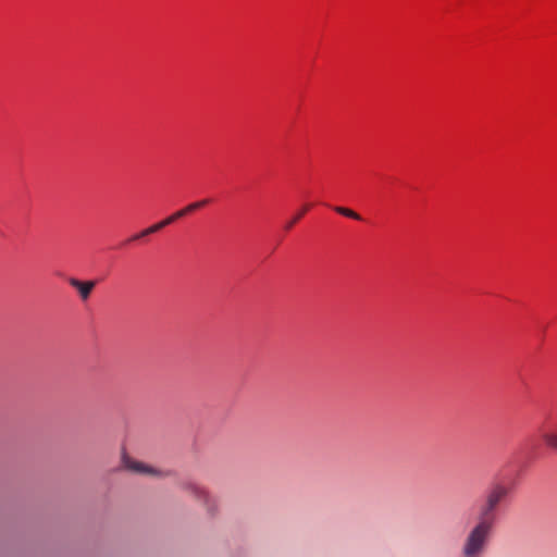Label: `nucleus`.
I'll list each match as a JSON object with an SVG mask.
<instances>
[{
  "mask_svg": "<svg viewBox=\"0 0 557 557\" xmlns=\"http://www.w3.org/2000/svg\"><path fill=\"white\" fill-rule=\"evenodd\" d=\"M493 523L476 518L475 525L470 530L462 545L463 557H480L483 555L493 534Z\"/></svg>",
  "mask_w": 557,
  "mask_h": 557,
  "instance_id": "f257e3e1",
  "label": "nucleus"
},
{
  "mask_svg": "<svg viewBox=\"0 0 557 557\" xmlns=\"http://www.w3.org/2000/svg\"><path fill=\"white\" fill-rule=\"evenodd\" d=\"M509 490L505 485H494L485 495L478 512L479 519L495 524L497 520V508L506 499Z\"/></svg>",
  "mask_w": 557,
  "mask_h": 557,
  "instance_id": "f03ea898",
  "label": "nucleus"
},
{
  "mask_svg": "<svg viewBox=\"0 0 557 557\" xmlns=\"http://www.w3.org/2000/svg\"><path fill=\"white\" fill-rule=\"evenodd\" d=\"M69 284L77 290L83 301L87 300L90 297V294L96 286L95 281H81L75 277H70Z\"/></svg>",
  "mask_w": 557,
  "mask_h": 557,
  "instance_id": "7ed1b4c3",
  "label": "nucleus"
},
{
  "mask_svg": "<svg viewBox=\"0 0 557 557\" xmlns=\"http://www.w3.org/2000/svg\"><path fill=\"white\" fill-rule=\"evenodd\" d=\"M122 461L124 468L135 473L143 474H154L157 473L154 469L145 463L134 460L129 455H122Z\"/></svg>",
  "mask_w": 557,
  "mask_h": 557,
  "instance_id": "20e7f679",
  "label": "nucleus"
},
{
  "mask_svg": "<svg viewBox=\"0 0 557 557\" xmlns=\"http://www.w3.org/2000/svg\"><path fill=\"white\" fill-rule=\"evenodd\" d=\"M540 437L546 448L557 450V423L553 428H541Z\"/></svg>",
  "mask_w": 557,
  "mask_h": 557,
  "instance_id": "39448f33",
  "label": "nucleus"
},
{
  "mask_svg": "<svg viewBox=\"0 0 557 557\" xmlns=\"http://www.w3.org/2000/svg\"><path fill=\"white\" fill-rule=\"evenodd\" d=\"M169 224H170V221L163 220V221H161L159 223H156V224L149 226L148 228L144 230L139 234L135 235L133 237V239H138L140 237H144V236L150 235L152 233H156V232L160 231L161 228L165 227Z\"/></svg>",
  "mask_w": 557,
  "mask_h": 557,
  "instance_id": "423d86ee",
  "label": "nucleus"
},
{
  "mask_svg": "<svg viewBox=\"0 0 557 557\" xmlns=\"http://www.w3.org/2000/svg\"><path fill=\"white\" fill-rule=\"evenodd\" d=\"M334 210L344 216H347V218H350L354 220H361V216L357 212L352 211L351 209H348L345 207H335Z\"/></svg>",
  "mask_w": 557,
  "mask_h": 557,
  "instance_id": "0eeeda50",
  "label": "nucleus"
},
{
  "mask_svg": "<svg viewBox=\"0 0 557 557\" xmlns=\"http://www.w3.org/2000/svg\"><path fill=\"white\" fill-rule=\"evenodd\" d=\"M309 205H305L301 208V210L289 222H287L285 228L290 230L304 216V214L309 210Z\"/></svg>",
  "mask_w": 557,
  "mask_h": 557,
  "instance_id": "6e6552de",
  "label": "nucleus"
},
{
  "mask_svg": "<svg viewBox=\"0 0 557 557\" xmlns=\"http://www.w3.org/2000/svg\"><path fill=\"white\" fill-rule=\"evenodd\" d=\"M186 213L185 209L176 211L174 214L170 215L169 218L164 219L165 221H170V224L173 223L176 219H180L184 216Z\"/></svg>",
  "mask_w": 557,
  "mask_h": 557,
  "instance_id": "1a4fd4ad",
  "label": "nucleus"
},
{
  "mask_svg": "<svg viewBox=\"0 0 557 557\" xmlns=\"http://www.w3.org/2000/svg\"><path fill=\"white\" fill-rule=\"evenodd\" d=\"M186 213H189V212H193L194 210H197V205H195V202L188 205L187 207L184 208Z\"/></svg>",
  "mask_w": 557,
  "mask_h": 557,
  "instance_id": "9d476101",
  "label": "nucleus"
},
{
  "mask_svg": "<svg viewBox=\"0 0 557 557\" xmlns=\"http://www.w3.org/2000/svg\"><path fill=\"white\" fill-rule=\"evenodd\" d=\"M208 202H209L208 199H203V200H200V201H196L195 205H197V208L199 209V208L206 206Z\"/></svg>",
  "mask_w": 557,
  "mask_h": 557,
  "instance_id": "9b49d317",
  "label": "nucleus"
},
{
  "mask_svg": "<svg viewBox=\"0 0 557 557\" xmlns=\"http://www.w3.org/2000/svg\"><path fill=\"white\" fill-rule=\"evenodd\" d=\"M208 202H209L208 199H203V200H200V201H196L195 205H197V208L199 209V208L206 206Z\"/></svg>",
  "mask_w": 557,
  "mask_h": 557,
  "instance_id": "f8f14e48",
  "label": "nucleus"
},
{
  "mask_svg": "<svg viewBox=\"0 0 557 557\" xmlns=\"http://www.w3.org/2000/svg\"><path fill=\"white\" fill-rule=\"evenodd\" d=\"M196 492L200 495V496H203L205 498H207V493L202 490H199V488H196Z\"/></svg>",
  "mask_w": 557,
  "mask_h": 557,
  "instance_id": "ddd939ff",
  "label": "nucleus"
}]
</instances>
